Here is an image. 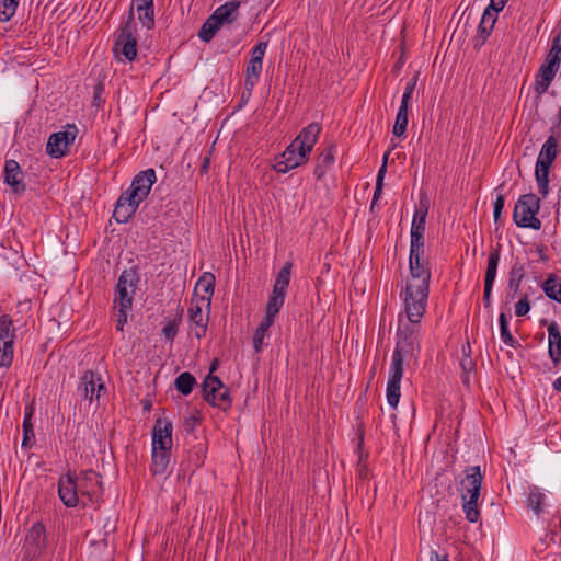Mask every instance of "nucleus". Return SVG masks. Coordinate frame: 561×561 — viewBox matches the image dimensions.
Instances as JSON below:
<instances>
[{
	"mask_svg": "<svg viewBox=\"0 0 561 561\" xmlns=\"http://www.w3.org/2000/svg\"><path fill=\"white\" fill-rule=\"evenodd\" d=\"M424 255L409 256L410 279L401 294L407 301L408 308L412 311H420L424 305H427L431 283V267Z\"/></svg>",
	"mask_w": 561,
	"mask_h": 561,
	"instance_id": "f257e3e1",
	"label": "nucleus"
},
{
	"mask_svg": "<svg viewBox=\"0 0 561 561\" xmlns=\"http://www.w3.org/2000/svg\"><path fill=\"white\" fill-rule=\"evenodd\" d=\"M403 307L407 322L402 323L403 313H400L394 350H399V352L405 353V355L414 356L420 351V322L427 305H424L419 313L410 310L405 300H403Z\"/></svg>",
	"mask_w": 561,
	"mask_h": 561,
	"instance_id": "f03ea898",
	"label": "nucleus"
},
{
	"mask_svg": "<svg viewBox=\"0 0 561 561\" xmlns=\"http://www.w3.org/2000/svg\"><path fill=\"white\" fill-rule=\"evenodd\" d=\"M559 522L558 510L549 496L540 488L533 486L528 492V523L546 531L557 527Z\"/></svg>",
	"mask_w": 561,
	"mask_h": 561,
	"instance_id": "7ed1b4c3",
	"label": "nucleus"
},
{
	"mask_svg": "<svg viewBox=\"0 0 561 561\" xmlns=\"http://www.w3.org/2000/svg\"><path fill=\"white\" fill-rule=\"evenodd\" d=\"M526 276V270L524 264L520 261H516L507 276V285L505 288V295H504V306L503 308L511 312L512 308L510 307L511 304H513L516 299L517 302L515 304V314L517 317H524L526 316V293H520V286L522 282Z\"/></svg>",
	"mask_w": 561,
	"mask_h": 561,
	"instance_id": "20e7f679",
	"label": "nucleus"
},
{
	"mask_svg": "<svg viewBox=\"0 0 561 561\" xmlns=\"http://www.w3.org/2000/svg\"><path fill=\"white\" fill-rule=\"evenodd\" d=\"M557 154L558 140L556 137L550 136L542 145L535 167V179L538 192L542 197H546L549 193V173Z\"/></svg>",
	"mask_w": 561,
	"mask_h": 561,
	"instance_id": "39448f33",
	"label": "nucleus"
},
{
	"mask_svg": "<svg viewBox=\"0 0 561 561\" xmlns=\"http://www.w3.org/2000/svg\"><path fill=\"white\" fill-rule=\"evenodd\" d=\"M293 267L294 263L291 261H287L278 271L273 284L272 293L266 304L264 317L275 321L276 316L283 308L291 278Z\"/></svg>",
	"mask_w": 561,
	"mask_h": 561,
	"instance_id": "423d86ee",
	"label": "nucleus"
},
{
	"mask_svg": "<svg viewBox=\"0 0 561 561\" xmlns=\"http://www.w3.org/2000/svg\"><path fill=\"white\" fill-rule=\"evenodd\" d=\"M204 400L211 407L228 411L232 407L230 390L218 376L207 375L202 383Z\"/></svg>",
	"mask_w": 561,
	"mask_h": 561,
	"instance_id": "0eeeda50",
	"label": "nucleus"
},
{
	"mask_svg": "<svg viewBox=\"0 0 561 561\" xmlns=\"http://www.w3.org/2000/svg\"><path fill=\"white\" fill-rule=\"evenodd\" d=\"M140 280L136 268L124 270L117 280L114 302L117 307L131 309L137 285Z\"/></svg>",
	"mask_w": 561,
	"mask_h": 561,
	"instance_id": "6e6552de",
	"label": "nucleus"
},
{
	"mask_svg": "<svg viewBox=\"0 0 561 561\" xmlns=\"http://www.w3.org/2000/svg\"><path fill=\"white\" fill-rule=\"evenodd\" d=\"M77 484L83 506L93 505L100 502L103 495L102 477L94 470H85L77 477Z\"/></svg>",
	"mask_w": 561,
	"mask_h": 561,
	"instance_id": "1a4fd4ad",
	"label": "nucleus"
},
{
	"mask_svg": "<svg viewBox=\"0 0 561 561\" xmlns=\"http://www.w3.org/2000/svg\"><path fill=\"white\" fill-rule=\"evenodd\" d=\"M16 328L9 314L0 316V368H9L14 357Z\"/></svg>",
	"mask_w": 561,
	"mask_h": 561,
	"instance_id": "9d476101",
	"label": "nucleus"
},
{
	"mask_svg": "<svg viewBox=\"0 0 561 561\" xmlns=\"http://www.w3.org/2000/svg\"><path fill=\"white\" fill-rule=\"evenodd\" d=\"M77 134L78 128L75 124H67L65 130L53 133L46 144V153L56 159L67 156Z\"/></svg>",
	"mask_w": 561,
	"mask_h": 561,
	"instance_id": "9b49d317",
	"label": "nucleus"
},
{
	"mask_svg": "<svg viewBox=\"0 0 561 561\" xmlns=\"http://www.w3.org/2000/svg\"><path fill=\"white\" fill-rule=\"evenodd\" d=\"M309 157L310 154L299 148L293 140L283 153L275 158L273 169L278 173H287L295 168L306 164Z\"/></svg>",
	"mask_w": 561,
	"mask_h": 561,
	"instance_id": "f8f14e48",
	"label": "nucleus"
},
{
	"mask_svg": "<svg viewBox=\"0 0 561 561\" xmlns=\"http://www.w3.org/2000/svg\"><path fill=\"white\" fill-rule=\"evenodd\" d=\"M503 18L506 24L505 35L513 42H518V46L522 47L526 36L524 31L526 22L524 21V11L522 10L520 5L515 7L510 4Z\"/></svg>",
	"mask_w": 561,
	"mask_h": 561,
	"instance_id": "ddd939ff",
	"label": "nucleus"
},
{
	"mask_svg": "<svg viewBox=\"0 0 561 561\" xmlns=\"http://www.w3.org/2000/svg\"><path fill=\"white\" fill-rule=\"evenodd\" d=\"M46 528L42 523H35L28 529L24 541V558L33 560L39 557L46 548Z\"/></svg>",
	"mask_w": 561,
	"mask_h": 561,
	"instance_id": "4468645a",
	"label": "nucleus"
},
{
	"mask_svg": "<svg viewBox=\"0 0 561 561\" xmlns=\"http://www.w3.org/2000/svg\"><path fill=\"white\" fill-rule=\"evenodd\" d=\"M484 473L480 466H468L463 470V477L458 482V491L461 499L466 496L481 495V486Z\"/></svg>",
	"mask_w": 561,
	"mask_h": 561,
	"instance_id": "2eb2a0df",
	"label": "nucleus"
},
{
	"mask_svg": "<svg viewBox=\"0 0 561 561\" xmlns=\"http://www.w3.org/2000/svg\"><path fill=\"white\" fill-rule=\"evenodd\" d=\"M58 495L67 507H75L79 504L81 495L78 489L76 474L68 472L59 478Z\"/></svg>",
	"mask_w": 561,
	"mask_h": 561,
	"instance_id": "dca6fc26",
	"label": "nucleus"
},
{
	"mask_svg": "<svg viewBox=\"0 0 561 561\" xmlns=\"http://www.w3.org/2000/svg\"><path fill=\"white\" fill-rule=\"evenodd\" d=\"M172 431L170 421L162 417L157 419L152 428V449L171 450Z\"/></svg>",
	"mask_w": 561,
	"mask_h": 561,
	"instance_id": "f3484780",
	"label": "nucleus"
},
{
	"mask_svg": "<svg viewBox=\"0 0 561 561\" xmlns=\"http://www.w3.org/2000/svg\"><path fill=\"white\" fill-rule=\"evenodd\" d=\"M199 299H192L191 307L188 309V322L192 329H194V335L201 340L207 333L209 311L204 314L203 307Z\"/></svg>",
	"mask_w": 561,
	"mask_h": 561,
	"instance_id": "a211bd4d",
	"label": "nucleus"
},
{
	"mask_svg": "<svg viewBox=\"0 0 561 561\" xmlns=\"http://www.w3.org/2000/svg\"><path fill=\"white\" fill-rule=\"evenodd\" d=\"M157 182L156 171L152 168L138 172L131 183L130 188L134 195H138L141 199H146L151 191L152 185Z\"/></svg>",
	"mask_w": 561,
	"mask_h": 561,
	"instance_id": "6ab92c4d",
	"label": "nucleus"
},
{
	"mask_svg": "<svg viewBox=\"0 0 561 561\" xmlns=\"http://www.w3.org/2000/svg\"><path fill=\"white\" fill-rule=\"evenodd\" d=\"M4 183L9 185L14 193H23L26 185L23 181V171L18 161L9 159L4 163L3 171Z\"/></svg>",
	"mask_w": 561,
	"mask_h": 561,
	"instance_id": "aec40b11",
	"label": "nucleus"
},
{
	"mask_svg": "<svg viewBox=\"0 0 561 561\" xmlns=\"http://www.w3.org/2000/svg\"><path fill=\"white\" fill-rule=\"evenodd\" d=\"M78 389L83 393L84 399L92 402L93 400L99 399L100 391L104 389V385L102 383L99 375L92 370H87L81 377Z\"/></svg>",
	"mask_w": 561,
	"mask_h": 561,
	"instance_id": "412c9836",
	"label": "nucleus"
},
{
	"mask_svg": "<svg viewBox=\"0 0 561 561\" xmlns=\"http://www.w3.org/2000/svg\"><path fill=\"white\" fill-rule=\"evenodd\" d=\"M497 14V12L490 10V8H485L478 26V33L473 38V46L476 49L481 48L485 44L494 28Z\"/></svg>",
	"mask_w": 561,
	"mask_h": 561,
	"instance_id": "4be33fe9",
	"label": "nucleus"
},
{
	"mask_svg": "<svg viewBox=\"0 0 561 561\" xmlns=\"http://www.w3.org/2000/svg\"><path fill=\"white\" fill-rule=\"evenodd\" d=\"M321 129L322 128L319 123H310L300 130V133L294 139V142L298 145L299 148L304 149V151H306L308 154H310L319 139Z\"/></svg>",
	"mask_w": 561,
	"mask_h": 561,
	"instance_id": "5701e85b",
	"label": "nucleus"
},
{
	"mask_svg": "<svg viewBox=\"0 0 561 561\" xmlns=\"http://www.w3.org/2000/svg\"><path fill=\"white\" fill-rule=\"evenodd\" d=\"M336 145L330 144L317 157L313 175L317 180H322L327 172L332 168L335 161Z\"/></svg>",
	"mask_w": 561,
	"mask_h": 561,
	"instance_id": "b1692460",
	"label": "nucleus"
},
{
	"mask_svg": "<svg viewBox=\"0 0 561 561\" xmlns=\"http://www.w3.org/2000/svg\"><path fill=\"white\" fill-rule=\"evenodd\" d=\"M112 50L116 59L134 61L137 57V38L116 37Z\"/></svg>",
	"mask_w": 561,
	"mask_h": 561,
	"instance_id": "393cba45",
	"label": "nucleus"
},
{
	"mask_svg": "<svg viewBox=\"0 0 561 561\" xmlns=\"http://www.w3.org/2000/svg\"><path fill=\"white\" fill-rule=\"evenodd\" d=\"M133 8L136 7L138 20L147 30L154 27V3L153 0L131 1Z\"/></svg>",
	"mask_w": 561,
	"mask_h": 561,
	"instance_id": "a878e982",
	"label": "nucleus"
},
{
	"mask_svg": "<svg viewBox=\"0 0 561 561\" xmlns=\"http://www.w3.org/2000/svg\"><path fill=\"white\" fill-rule=\"evenodd\" d=\"M215 283V275L210 272H205L199 276L195 286V291L198 288H201L204 291V295L196 297L195 299H199L202 305H205L207 310H210V302L214 294Z\"/></svg>",
	"mask_w": 561,
	"mask_h": 561,
	"instance_id": "bb28decb",
	"label": "nucleus"
},
{
	"mask_svg": "<svg viewBox=\"0 0 561 561\" xmlns=\"http://www.w3.org/2000/svg\"><path fill=\"white\" fill-rule=\"evenodd\" d=\"M240 1L231 0L218 7L210 15L219 25L232 23L237 20Z\"/></svg>",
	"mask_w": 561,
	"mask_h": 561,
	"instance_id": "cd10ccee",
	"label": "nucleus"
},
{
	"mask_svg": "<svg viewBox=\"0 0 561 561\" xmlns=\"http://www.w3.org/2000/svg\"><path fill=\"white\" fill-rule=\"evenodd\" d=\"M34 414L33 404L26 405L24 410V419L22 423L23 430V438H22V447L31 448L33 443L35 442L34 426L32 422V417Z\"/></svg>",
	"mask_w": 561,
	"mask_h": 561,
	"instance_id": "c85d7f7f",
	"label": "nucleus"
},
{
	"mask_svg": "<svg viewBox=\"0 0 561 561\" xmlns=\"http://www.w3.org/2000/svg\"><path fill=\"white\" fill-rule=\"evenodd\" d=\"M171 450L152 449L150 471L153 476H162L170 463Z\"/></svg>",
	"mask_w": 561,
	"mask_h": 561,
	"instance_id": "c756f323",
	"label": "nucleus"
},
{
	"mask_svg": "<svg viewBox=\"0 0 561 561\" xmlns=\"http://www.w3.org/2000/svg\"><path fill=\"white\" fill-rule=\"evenodd\" d=\"M561 62V35L558 34L552 38L551 47L546 56L545 62L541 65L548 69L558 71Z\"/></svg>",
	"mask_w": 561,
	"mask_h": 561,
	"instance_id": "7c9ffc66",
	"label": "nucleus"
},
{
	"mask_svg": "<svg viewBox=\"0 0 561 561\" xmlns=\"http://www.w3.org/2000/svg\"><path fill=\"white\" fill-rule=\"evenodd\" d=\"M556 73L557 71L540 66L535 76L534 82V89L538 95L543 94L548 90L549 85L556 77Z\"/></svg>",
	"mask_w": 561,
	"mask_h": 561,
	"instance_id": "2f4dec72",
	"label": "nucleus"
},
{
	"mask_svg": "<svg viewBox=\"0 0 561 561\" xmlns=\"http://www.w3.org/2000/svg\"><path fill=\"white\" fill-rule=\"evenodd\" d=\"M541 288L549 299L561 302V278L556 274H549L547 279L542 282Z\"/></svg>",
	"mask_w": 561,
	"mask_h": 561,
	"instance_id": "473e14b6",
	"label": "nucleus"
},
{
	"mask_svg": "<svg viewBox=\"0 0 561 561\" xmlns=\"http://www.w3.org/2000/svg\"><path fill=\"white\" fill-rule=\"evenodd\" d=\"M500 263V249H492L488 255V266L484 275V285L492 286L496 277L497 266Z\"/></svg>",
	"mask_w": 561,
	"mask_h": 561,
	"instance_id": "72a5a7b5",
	"label": "nucleus"
},
{
	"mask_svg": "<svg viewBox=\"0 0 561 561\" xmlns=\"http://www.w3.org/2000/svg\"><path fill=\"white\" fill-rule=\"evenodd\" d=\"M549 354L553 360H558L561 355V334L557 323L548 327Z\"/></svg>",
	"mask_w": 561,
	"mask_h": 561,
	"instance_id": "f704fd0d",
	"label": "nucleus"
},
{
	"mask_svg": "<svg viewBox=\"0 0 561 561\" xmlns=\"http://www.w3.org/2000/svg\"><path fill=\"white\" fill-rule=\"evenodd\" d=\"M499 324H500V336L502 341L513 347V348H522V344L517 339H515L510 329H508V319L505 311H502L499 316Z\"/></svg>",
	"mask_w": 561,
	"mask_h": 561,
	"instance_id": "c9c22d12",
	"label": "nucleus"
},
{
	"mask_svg": "<svg viewBox=\"0 0 561 561\" xmlns=\"http://www.w3.org/2000/svg\"><path fill=\"white\" fill-rule=\"evenodd\" d=\"M479 499L480 495L466 496V499H461L462 511L469 523H477L480 519V510L478 504Z\"/></svg>",
	"mask_w": 561,
	"mask_h": 561,
	"instance_id": "e433bc0d",
	"label": "nucleus"
},
{
	"mask_svg": "<svg viewBox=\"0 0 561 561\" xmlns=\"http://www.w3.org/2000/svg\"><path fill=\"white\" fill-rule=\"evenodd\" d=\"M409 105H402L400 104L396 122L392 128V133L397 137H404L407 133V127L409 124Z\"/></svg>",
	"mask_w": 561,
	"mask_h": 561,
	"instance_id": "4c0bfd02",
	"label": "nucleus"
},
{
	"mask_svg": "<svg viewBox=\"0 0 561 561\" xmlns=\"http://www.w3.org/2000/svg\"><path fill=\"white\" fill-rule=\"evenodd\" d=\"M358 438H359V440L357 444V450L359 451V456H358V461H357V467H356V474H357L358 479H360L362 481H365L368 479V476H369V467L367 463L368 453H364L362 450L363 444H364V433H360Z\"/></svg>",
	"mask_w": 561,
	"mask_h": 561,
	"instance_id": "58836bf2",
	"label": "nucleus"
},
{
	"mask_svg": "<svg viewBox=\"0 0 561 561\" xmlns=\"http://www.w3.org/2000/svg\"><path fill=\"white\" fill-rule=\"evenodd\" d=\"M195 385L196 378L188 371L181 373L174 380L175 389L183 396H188Z\"/></svg>",
	"mask_w": 561,
	"mask_h": 561,
	"instance_id": "ea45409f",
	"label": "nucleus"
},
{
	"mask_svg": "<svg viewBox=\"0 0 561 561\" xmlns=\"http://www.w3.org/2000/svg\"><path fill=\"white\" fill-rule=\"evenodd\" d=\"M205 446L203 444H197L193 446L187 455V467L186 470L195 471L198 469L203 463L205 459Z\"/></svg>",
	"mask_w": 561,
	"mask_h": 561,
	"instance_id": "a19ab883",
	"label": "nucleus"
},
{
	"mask_svg": "<svg viewBox=\"0 0 561 561\" xmlns=\"http://www.w3.org/2000/svg\"><path fill=\"white\" fill-rule=\"evenodd\" d=\"M405 353L394 350L392 353V359L390 365V375L388 380L401 381L403 376V362Z\"/></svg>",
	"mask_w": 561,
	"mask_h": 561,
	"instance_id": "79ce46f5",
	"label": "nucleus"
},
{
	"mask_svg": "<svg viewBox=\"0 0 561 561\" xmlns=\"http://www.w3.org/2000/svg\"><path fill=\"white\" fill-rule=\"evenodd\" d=\"M427 207H419L415 209L410 236H424L426 225Z\"/></svg>",
	"mask_w": 561,
	"mask_h": 561,
	"instance_id": "37998d69",
	"label": "nucleus"
},
{
	"mask_svg": "<svg viewBox=\"0 0 561 561\" xmlns=\"http://www.w3.org/2000/svg\"><path fill=\"white\" fill-rule=\"evenodd\" d=\"M539 210V198L535 194L528 193V228L539 230L541 221L536 217Z\"/></svg>",
	"mask_w": 561,
	"mask_h": 561,
	"instance_id": "c03bdc74",
	"label": "nucleus"
},
{
	"mask_svg": "<svg viewBox=\"0 0 561 561\" xmlns=\"http://www.w3.org/2000/svg\"><path fill=\"white\" fill-rule=\"evenodd\" d=\"M220 27H221V25H219V23L216 22L211 15H209V18H207L206 21L203 23V25L198 32V37L203 42L209 43L214 38V36L216 35V33L219 31Z\"/></svg>",
	"mask_w": 561,
	"mask_h": 561,
	"instance_id": "a18cd8bd",
	"label": "nucleus"
},
{
	"mask_svg": "<svg viewBox=\"0 0 561 561\" xmlns=\"http://www.w3.org/2000/svg\"><path fill=\"white\" fill-rule=\"evenodd\" d=\"M273 323L274 320L264 317L260 325L255 330L253 335V347L256 353L262 351L263 340L265 337L266 332L273 325Z\"/></svg>",
	"mask_w": 561,
	"mask_h": 561,
	"instance_id": "49530a36",
	"label": "nucleus"
},
{
	"mask_svg": "<svg viewBox=\"0 0 561 561\" xmlns=\"http://www.w3.org/2000/svg\"><path fill=\"white\" fill-rule=\"evenodd\" d=\"M263 69V64H260V61L255 60H249L245 69V77L244 82L247 85H256L259 82L261 72Z\"/></svg>",
	"mask_w": 561,
	"mask_h": 561,
	"instance_id": "de8ad7c7",
	"label": "nucleus"
},
{
	"mask_svg": "<svg viewBox=\"0 0 561 561\" xmlns=\"http://www.w3.org/2000/svg\"><path fill=\"white\" fill-rule=\"evenodd\" d=\"M136 35H137V23L135 21L133 5H130L127 20L121 26L119 34L117 35V37L137 38Z\"/></svg>",
	"mask_w": 561,
	"mask_h": 561,
	"instance_id": "09e8293b",
	"label": "nucleus"
},
{
	"mask_svg": "<svg viewBox=\"0 0 561 561\" xmlns=\"http://www.w3.org/2000/svg\"><path fill=\"white\" fill-rule=\"evenodd\" d=\"M182 314L183 310H179L174 319L170 320L165 323V325L162 328V334L165 337L167 341L173 342L174 339L178 335L179 327L182 323Z\"/></svg>",
	"mask_w": 561,
	"mask_h": 561,
	"instance_id": "8fccbe9b",
	"label": "nucleus"
},
{
	"mask_svg": "<svg viewBox=\"0 0 561 561\" xmlns=\"http://www.w3.org/2000/svg\"><path fill=\"white\" fill-rule=\"evenodd\" d=\"M137 211L133 207H127L123 202H116L113 211V218L118 224H126Z\"/></svg>",
	"mask_w": 561,
	"mask_h": 561,
	"instance_id": "3c124183",
	"label": "nucleus"
},
{
	"mask_svg": "<svg viewBox=\"0 0 561 561\" xmlns=\"http://www.w3.org/2000/svg\"><path fill=\"white\" fill-rule=\"evenodd\" d=\"M400 383L401 381L396 380H388L387 382L386 398L388 404L393 409L398 407L401 397Z\"/></svg>",
	"mask_w": 561,
	"mask_h": 561,
	"instance_id": "603ef678",
	"label": "nucleus"
},
{
	"mask_svg": "<svg viewBox=\"0 0 561 561\" xmlns=\"http://www.w3.org/2000/svg\"><path fill=\"white\" fill-rule=\"evenodd\" d=\"M513 220L518 227L526 228V194L518 197L513 213Z\"/></svg>",
	"mask_w": 561,
	"mask_h": 561,
	"instance_id": "864d4df0",
	"label": "nucleus"
},
{
	"mask_svg": "<svg viewBox=\"0 0 561 561\" xmlns=\"http://www.w3.org/2000/svg\"><path fill=\"white\" fill-rule=\"evenodd\" d=\"M20 0H1L0 1V22L10 21L19 7Z\"/></svg>",
	"mask_w": 561,
	"mask_h": 561,
	"instance_id": "5fc2aeb1",
	"label": "nucleus"
},
{
	"mask_svg": "<svg viewBox=\"0 0 561 561\" xmlns=\"http://www.w3.org/2000/svg\"><path fill=\"white\" fill-rule=\"evenodd\" d=\"M460 366L462 369L461 381L465 386L469 387L470 374L476 368V362L473 360V358L471 356L462 357L460 360Z\"/></svg>",
	"mask_w": 561,
	"mask_h": 561,
	"instance_id": "6e6d98bb",
	"label": "nucleus"
},
{
	"mask_svg": "<svg viewBox=\"0 0 561 561\" xmlns=\"http://www.w3.org/2000/svg\"><path fill=\"white\" fill-rule=\"evenodd\" d=\"M420 72L416 71L412 78H410L404 87V92L401 99L402 105H409L412 100L413 93L415 91L417 80H419Z\"/></svg>",
	"mask_w": 561,
	"mask_h": 561,
	"instance_id": "4d7b16f0",
	"label": "nucleus"
},
{
	"mask_svg": "<svg viewBox=\"0 0 561 561\" xmlns=\"http://www.w3.org/2000/svg\"><path fill=\"white\" fill-rule=\"evenodd\" d=\"M116 202H123L127 207L138 209L140 203L144 202V199H141L138 195H134V191L129 187L121 194Z\"/></svg>",
	"mask_w": 561,
	"mask_h": 561,
	"instance_id": "13d9d810",
	"label": "nucleus"
},
{
	"mask_svg": "<svg viewBox=\"0 0 561 561\" xmlns=\"http://www.w3.org/2000/svg\"><path fill=\"white\" fill-rule=\"evenodd\" d=\"M410 253L409 256L424 255V236H410Z\"/></svg>",
	"mask_w": 561,
	"mask_h": 561,
	"instance_id": "bf43d9fd",
	"label": "nucleus"
},
{
	"mask_svg": "<svg viewBox=\"0 0 561 561\" xmlns=\"http://www.w3.org/2000/svg\"><path fill=\"white\" fill-rule=\"evenodd\" d=\"M267 49V43L266 42H259L255 44L251 49V60L260 61V64H263V58L265 56Z\"/></svg>",
	"mask_w": 561,
	"mask_h": 561,
	"instance_id": "052dcab7",
	"label": "nucleus"
},
{
	"mask_svg": "<svg viewBox=\"0 0 561 561\" xmlns=\"http://www.w3.org/2000/svg\"><path fill=\"white\" fill-rule=\"evenodd\" d=\"M530 252L538 254V261L548 262L550 260L549 249L543 243L534 244V248L530 249Z\"/></svg>",
	"mask_w": 561,
	"mask_h": 561,
	"instance_id": "680f3d73",
	"label": "nucleus"
},
{
	"mask_svg": "<svg viewBox=\"0 0 561 561\" xmlns=\"http://www.w3.org/2000/svg\"><path fill=\"white\" fill-rule=\"evenodd\" d=\"M504 205H505V197H504V195L499 194L494 202V209H493V217H494L495 222H499V220L501 218L502 210L504 208Z\"/></svg>",
	"mask_w": 561,
	"mask_h": 561,
	"instance_id": "e2e57ef3",
	"label": "nucleus"
},
{
	"mask_svg": "<svg viewBox=\"0 0 561 561\" xmlns=\"http://www.w3.org/2000/svg\"><path fill=\"white\" fill-rule=\"evenodd\" d=\"M130 310L131 309H124L123 307H118V318L116 320V330L117 331L124 330V325L127 322V314H128V311H130Z\"/></svg>",
	"mask_w": 561,
	"mask_h": 561,
	"instance_id": "0e129e2a",
	"label": "nucleus"
},
{
	"mask_svg": "<svg viewBox=\"0 0 561 561\" xmlns=\"http://www.w3.org/2000/svg\"><path fill=\"white\" fill-rule=\"evenodd\" d=\"M510 370H511L510 371L511 378L514 381L515 386L518 385L516 379H519L522 382L524 381L523 371H522L520 367H515L514 365H512Z\"/></svg>",
	"mask_w": 561,
	"mask_h": 561,
	"instance_id": "69168bd1",
	"label": "nucleus"
},
{
	"mask_svg": "<svg viewBox=\"0 0 561 561\" xmlns=\"http://www.w3.org/2000/svg\"><path fill=\"white\" fill-rule=\"evenodd\" d=\"M507 1L508 0H490V3L486 8H490V10L499 13L504 9Z\"/></svg>",
	"mask_w": 561,
	"mask_h": 561,
	"instance_id": "338daca9",
	"label": "nucleus"
},
{
	"mask_svg": "<svg viewBox=\"0 0 561 561\" xmlns=\"http://www.w3.org/2000/svg\"><path fill=\"white\" fill-rule=\"evenodd\" d=\"M255 85H247L244 83V89L242 91V94H241V104L240 106H242V104H247L252 95V92H253V89H254Z\"/></svg>",
	"mask_w": 561,
	"mask_h": 561,
	"instance_id": "774afa93",
	"label": "nucleus"
}]
</instances>
